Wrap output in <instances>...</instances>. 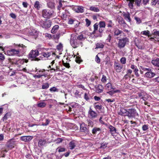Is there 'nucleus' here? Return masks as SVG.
<instances>
[{
  "instance_id": "nucleus-1",
  "label": "nucleus",
  "mask_w": 159,
  "mask_h": 159,
  "mask_svg": "<svg viewBox=\"0 0 159 159\" xmlns=\"http://www.w3.org/2000/svg\"><path fill=\"white\" fill-rule=\"evenodd\" d=\"M120 111L123 114H125V116H127L129 118H134L136 116H138L136 110L134 108L129 109L128 110L123 108L120 109Z\"/></svg>"
},
{
  "instance_id": "nucleus-2",
  "label": "nucleus",
  "mask_w": 159,
  "mask_h": 159,
  "mask_svg": "<svg viewBox=\"0 0 159 159\" xmlns=\"http://www.w3.org/2000/svg\"><path fill=\"white\" fill-rule=\"evenodd\" d=\"M39 52L37 50H32L28 55V58L31 61H38L39 59L37 57L39 55Z\"/></svg>"
},
{
  "instance_id": "nucleus-3",
  "label": "nucleus",
  "mask_w": 159,
  "mask_h": 159,
  "mask_svg": "<svg viewBox=\"0 0 159 159\" xmlns=\"http://www.w3.org/2000/svg\"><path fill=\"white\" fill-rule=\"evenodd\" d=\"M52 23L51 20H45L44 21L41 20L39 22L40 26L45 29L49 28L51 26Z\"/></svg>"
},
{
  "instance_id": "nucleus-4",
  "label": "nucleus",
  "mask_w": 159,
  "mask_h": 159,
  "mask_svg": "<svg viewBox=\"0 0 159 159\" xmlns=\"http://www.w3.org/2000/svg\"><path fill=\"white\" fill-rule=\"evenodd\" d=\"M53 11L47 9H44L42 11V16L45 18L49 19L52 17Z\"/></svg>"
},
{
  "instance_id": "nucleus-5",
  "label": "nucleus",
  "mask_w": 159,
  "mask_h": 159,
  "mask_svg": "<svg viewBox=\"0 0 159 159\" xmlns=\"http://www.w3.org/2000/svg\"><path fill=\"white\" fill-rule=\"evenodd\" d=\"M129 42L128 39L126 38H123L119 39L118 45V47L120 48H124L127 42Z\"/></svg>"
},
{
  "instance_id": "nucleus-6",
  "label": "nucleus",
  "mask_w": 159,
  "mask_h": 159,
  "mask_svg": "<svg viewBox=\"0 0 159 159\" xmlns=\"http://www.w3.org/2000/svg\"><path fill=\"white\" fill-rule=\"evenodd\" d=\"M18 47L19 48L18 49H17V50L19 52L18 53L19 56L20 57L23 55L24 53L26 52L27 48L26 47L22 44H20Z\"/></svg>"
},
{
  "instance_id": "nucleus-7",
  "label": "nucleus",
  "mask_w": 159,
  "mask_h": 159,
  "mask_svg": "<svg viewBox=\"0 0 159 159\" xmlns=\"http://www.w3.org/2000/svg\"><path fill=\"white\" fill-rule=\"evenodd\" d=\"M18 51L15 49H11L10 50H7L6 54L8 56H11L16 55L19 56Z\"/></svg>"
},
{
  "instance_id": "nucleus-8",
  "label": "nucleus",
  "mask_w": 159,
  "mask_h": 159,
  "mask_svg": "<svg viewBox=\"0 0 159 159\" xmlns=\"http://www.w3.org/2000/svg\"><path fill=\"white\" fill-rule=\"evenodd\" d=\"M87 125L84 123L82 124L80 126V131L81 132H84L86 134H89V129L86 127Z\"/></svg>"
},
{
  "instance_id": "nucleus-9",
  "label": "nucleus",
  "mask_w": 159,
  "mask_h": 159,
  "mask_svg": "<svg viewBox=\"0 0 159 159\" xmlns=\"http://www.w3.org/2000/svg\"><path fill=\"white\" fill-rule=\"evenodd\" d=\"M16 141L14 139H10L7 142V147L11 149L14 148L15 145Z\"/></svg>"
},
{
  "instance_id": "nucleus-10",
  "label": "nucleus",
  "mask_w": 159,
  "mask_h": 159,
  "mask_svg": "<svg viewBox=\"0 0 159 159\" xmlns=\"http://www.w3.org/2000/svg\"><path fill=\"white\" fill-rule=\"evenodd\" d=\"M47 143V141L44 139H40L38 141V146L40 148L44 146Z\"/></svg>"
},
{
  "instance_id": "nucleus-11",
  "label": "nucleus",
  "mask_w": 159,
  "mask_h": 159,
  "mask_svg": "<svg viewBox=\"0 0 159 159\" xmlns=\"http://www.w3.org/2000/svg\"><path fill=\"white\" fill-rule=\"evenodd\" d=\"M95 88L96 89L95 91L98 93H102L103 91V87L102 85L98 84L96 85L95 86Z\"/></svg>"
},
{
  "instance_id": "nucleus-12",
  "label": "nucleus",
  "mask_w": 159,
  "mask_h": 159,
  "mask_svg": "<svg viewBox=\"0 0 159 159\" xmlns=\"http://www.w3.org/2000/svg\"><path fill=\"white\" fill-rule=\"evenodd\" d=\"M114 67L116 71L117 72H120L123 67L122 66H121L119 63H115Z\"/></svg>"
},
{
  "instance_id": "nucleus-13",
  "label": "nucleus",
  "mask_w": 159,
  "mask_h": 159,
  "mask_svg": "<svg viewBox=\"0 0 159 159\" xmlns=\"http://www.w3.org/2000/svg\"><path fill=\"white\" fill-rule=\"evenodd\" d=\"M47 2V5L48 8L52 9L55 8V4L53 2V0H49Z\"/></svg>"
},
{
  "instance_id": "nucleus-14",
  "label": "nucleus",
  "mask_w": 159,
  "mask_h": 159,
  "mask_svg": "<svg viewBox=\"0 0 159 159\" xmlns=\"http://www.w3.org/2000/svg\"><path fill=\"white\" fill-rule=\"evenodd\" d=\"M32 139V137L30 136H23L20 137V139L25 142H28Z\"/></svg>"
},
{
  "instance_id": "nucleus-15",
  "label": "nucleus",
  "mask_w": 159,
  "mask_h": 159,
  "mask_svg": "<svg viewBox=\"0 0 159 159\" xmlns=\"http://www.w3.org/2000/svg\"><path fill=\"white\" fill-rule=\"evenodd\" d=\"M37 32V31L34 29L30 28L28 30V36H33L35 35Z\"/></svg>"
},
{
  "instance_id": "nucleus-16",
  "label": "nucleus",
  "mask_w": 159,
  "mask_h": 159,
  "mask_svg": "<svg viewBox=\"0 0 159 159\" xmlns=\"http://www.w3.org/2000/svg\"><path fill=\"white\" fill-rule=\"evenodd\" d=\"M89 114L92 118H95L97 117V114L94 111L90 109L89 111Z\"/></svg>"
},
{
  "instance_id": "nucleus-17",
  "label": "nucleus",
  "mask_w": 159,
  "mask_h": 159,
  "mask_svg": "<svg viewBox=\"0 0 159 159\" xmlns=\"http://www.w3.org/2000/svg\"><path fill=\"white\" fill-rule=\"evenodd\" d=\"M122 33V31L120 30L117 28L114 29V36H118Z\"/></svg>"
},
{
  "instance_id": "nucleus-18",
  "label": "nucleus",
  "mask_w": 159,
  "mask_h": 159,
  "mask_svg": "<svg viewBox=\"0 0 159 159\" xmlns=\"http://www.w3.org/2000/svg\"><path fill=\"white\" fill-rule=\"evenodd\" d=\"M108 128L110 129V131L112 135H114L113 134L117 133L116 129L111 125H109Z\"/></svg>"
},
{
  "instance_id": "nucleus-19",
  "label": "nucleus",
  "mask_w": 159,
  "mask_h": 159,
  "mask_svg": "<svg viewBox=\"0 0 159 159\" xmlns=\"http://www.w3.org/2000/svg\"><path fill=\"white\" fill-rule=\"evenodd\" d=\"M101 129L99 128L95 127L93 128L92 130V133L93 134H95L97 133L99 134L101 132Z\"/></svg>"
},
{
  "instance_id": "nucleus-20",
  "label": "nucleus",
  "mask_w": 159,
  "mask_h": 159,
  "mask_svg": "<svg viewBox=\"0 0 159 159\" xmlns=\"http://www.w3.org/2000/svg\"><path fill=\"white\" fill-rule=\"evenodd\" d=\"M155 75L154 73L152 72V71H148L145 74V76L147 78H151L153 77Z\"/></svg>"
},
{
  "instance_id": "nucleus-21",
  "label": "nucleus",
  "mask_w": 159,
  "mask_h": 159,
  "mask_svg": "<svg viewBox=\"0 0 159 159\" xmlns=\"http://www.w3.org/2000/svg\"><path fill=\"white\" fill-rule=\"evenodd\" d=\"M78 127L75 124L70 123V130L72 132H74L75 131L77 130Z\"/></svg>"
},
{
  "instance_id": "nucleus-22",
  "label": "nucleus",
  "mask_w": 159,
  "mask_h": 159,
  "mask_svg": "<svg viewBox=\"0 0 159 159\" xmlns=\"http://www.w3.org/2000/svg\"><path fill=\"white\" fill-rule=\"evenodd\" d=\"M77 142L75 140H72L70 142V149H74L77 144Z\"/></svg>"
},
{
  "instance_id": "nucleus-23",
  "label": "nucleus",
  "mask_w": 159,
  "mask_h": 159,
  "mask_svg": "<svg viewBox=\"0 0 159 159\" xmlns=\"http://www.w3.org/2000/svg\"><path fill=\"white\" fill-rule=\"evenodd\" d=\"M151 62L154 65L159 67V58H157L155 60H152Z\"/></svg>"
},
{
  "instance_id": "nucleus-24",
  "label": "nucleus",
  "mask_w": 159,
  "mask_h": 159,
  "mask_svg": "<svg viewBox=\"0 0 159 159\" xmlns=\"http://www.w3.org/2000/svg\"><path fill=\"white\" fill-rule=\"evenodd\" d=\"M51 54H52V55H55V53H54L51 52H43L42 53V55L45 57L48 58L51 55Z\"/></svg>"
},
{
  "instance_id": "nucleus-25",
  "label": "nucleus",
  "mask_w": 159,
  "mask_h": 159,
  "mask_svg": "<svg viewBox=\"0 0 159 159\" xmlns=\"http://www.w3.org/2000/svg\"><path fill=\"white\" fill-rule=\"evenodd\" d=\"M74 35L71 34V37L70 39V43H71V45H72L73 44H74V45H75V44H76L77 43V40L76 39V38L75 37V39L72 38V37H73V36Z\"/></svg>"
},
{
  "instance_id": "nucleus-26",
  "label": "nucleus",
  "mask_w": 159,
  "mask_h": 159,
  "mask_svg": "<svg viewBox=\"0 0 159 159\" xmlns=\"http://www.w3.org/2000/svg\"><path fill=\"white\" fill-rule=\"evenodd\" d=\"M59 28V26L57 25H54L51 30V32L52 34H54L57 31L58 29Z\"/></svg>"
},
{
  "instance_id": "nucleus-27",
  "label": "nucleus",
  "mask_w": 159,
  "mask_h": 159,
  "mask_svg": "<svg viewBox=\"0 0 159 159\" xmlns=\"http://www.w3.org/2000/svg\"><path fill=\"white\" fill-rule=\"evenodd\" d=\"M108 144V143L105 142H104L103 143H100V145L101 146L99 148L100 149H105L106 147H107Z\"/></svg>"
},
{
  "instance_id": "nucleus-28",
  "label": "nucleus",
  "mask_w": 159,
  "mask_h": 159,
  "mask_svg": "<svg viewBox=\"0 0 159 159\" xmlns=\"http://www.w3.org/2000/svg\"><path fill=\"white\" fill-rule=\"evenodd\" d=\"M78 106V104L75 102H72L71 103H70V115H72V114H73V112H71V107L72 108H75L76 107Z\"/></svg>"
},
{
  "instance_id": "nucleus-29",
  "label": "nucleus",
  "mask_w": 159,
  "mask_h": 159,
  "mask_svg": "<svg viewBox=\"0 0 159 159\" xmlns=\"http://www.w3.org/2000/svg\"><path fill=\"white\" fill-rule=\"evenodd\" d=\"M95 49L103 48L104 47V45L101 43H98L96 44Z\"/></svg>"
},
{
  "instance_id": "nucleus-30",
  "label": "nucleus",
  "mask_w": 159,
  "mask_h": 159,
  "mask_svg": "<svg viewBox=\"0 0 159 159\" xmlns=\"http://www.w3.org/2000/svg\"><path fill=\"white\" fill-rule=\"evenodd\" d=\"M84 7L81 6H78L77 10L76 11V12L82 13L84 12Z\"/></svg>"
},
{
  "instance_id": "nucleus-31",
  "label": "nucleus",
  "mask_w": 159,
  "mask_h": 159,
  "mask_svg": "<svg viewBox=\"0 0 159 159\" xmlns=\"http://www.w3.org/2000/svg\"><path fill=\"white\" fill-rule=\"evenodd\" d=\"M90 10L93 11L95 12H98L99 11V9L97 7H94L93 6H91L89 9Z\"/></svg>"
},
{
  "instance_id": "nucleus-32",
  "label": "nucleus",
  "mask_w": 159,
  "mask_h": 159,
  "mask_svg": "<svg viewBox=\"0 0 159 159\" xmlns=\"http://www.w3.org/2000/svg\"><path fill=\"white\" fill-rule=\"evenodd\" d=\"M21 62V61L20 60H17V59H12L11 60V62L12 64H14L16 65H19V63Z\"/></svg>"
},
{
  "instance_id": "nucleus-33",
  "label": "nucleus",
  "mask_w": 159,
  "mask_h": 159,
  "mask_svg": "<svg viewBox=\"0 0 159 159\" xmlns=\"http://www.w3.org/2000/svg\"><path fill=\"white\" fill-rule=\"evenodd\" d=\"M86 38L85 35L83 34H81L80 35H79L77 37V39L79 40L83 41Z\"/></svg>"
},
{
  "instance_id": "nucleus-34",
  "label": "nucleus",
  "mask_w": 159,
  "mask_h": 159,
  "mask_svg": "<svg viewBox=\"0 0 159 159\" xmlns=\"http://www.w3.org/2000/svg\"><path fill=\"white\" fill-rule=\"evenodd\" d=\"M34 7L37 10H39V9L41 7L40 3L39 1H36L35 2V3L34 4Z\"/></svg>"
},
{
  "instance_id": "nucleus-35",
  "label": "nucleus",
  "mask_w": 159,
  "mask_h": 159,
  "mask_svg": "<svg viewBox=\"0 0 159 159\" xmlns=\"http://www.w3.org/2000/svg\"><path fill=\"white\" fill-rule=\"evenodd\" d=\"M98 102L95 103L94 104V107L96 110H101L102 109V105L97 104Z\"/></svg>"
},
{
  "instance_id": "nucleus-36",
  "label": "nucleus",
  "mask_w": 159,
  "mask_h": 159,
  "mask_svg": "<svg viewBox=\"0 0 159 159\" xmlns=\"http://www.w3.org/2000/svg\"><path fill=\"white\" fill-rule=\"evenodd\" d=\"M99 27L105 28L106 27V23L104 21H100L99 22Z\"/></svg>"
},
{
  "instance_id": "nucleus-37",
  "label": "nucleus",
  "mask_w": 159,
  "mask_h": 159,
  "mask_svg": "<svg viewBox=\"0 0 159 159\" xmlns=\"http://www.w3.org/2000/svg\"><path fill=\"white\" fill-rule=\"evenodd\" d=\"M55 68L56 69H55V67H52L51 65H49L48 66V68H50V70H51V72H54L57 71H58V69L57 68V66H55Z\"/></svg>"
},
{
  "instance_id": "nucleus-38",
  "label": "nucleus",
  "mask_w": 159,
  "mask_h": 159,
  "mask_svg": "<svg viewBox=\"0 0 159 159\" xmlns=\"http://www.w3.org/2000/svg\"><path fill=\"white\" fill-rule=\"evenodd\" d=\"M112 88V85L111 83H109L106 84V89L107 90H109L111 89Z\"/></svg>"
},
{
  "instance_id": "nucleus-39",
  "label": "nucleus",
  "mask_w": 159,
  "mask_h": 159,
  "mask_svg": "<svg viewBox=\"0 0 159 159\" xmlns=\"http://www.w3.org/2000/svg\"><path fill=\"white\" fill-rule=\"evenodd\" d=\"M107 22H108V24H107V26L108 27H112L114 25L111 20H108Z\"/></svg>"
},
{
  "instance_id": "nucleus-40",
  "label": "nucleus",
  "mask_w": 159,
  "mask_h": 159,
  "mask_svg": "<svg viewBox=\"0 0 159 159\" xmlns=\"http://www.w3.org/2000/svg\"><path fill=\"white\" fill-rule=\"evenodd\" d=\"M46 103L44 102H42L37 104V106L43 108L45 107Z\"/></svg>"
},
{
  "instance_id": "nucleus-41",
  "label": "nucleus",
  "mask_w": 159,
  "mask_h": 159,
  "mask_svg": "<svg viewBox=\"0 0 159 159\" xmlns=\"http://www.w3.org/2000/svg\"><path fill=\"white\" fill-rule=\"evenodd\" d=\"M63 46L62 44L60 43L57 46V49L59 51H61L62 50Z\"/></svg>"
},
{
  "instance_id": "nucleus-42",
  "label": "nucleus",
  "mask_w": 159,
  "mask_h": 159,
  "mask_svg": "<svg viewBox=\"0 0 159 159\" xmlns=\"http://www.w3.org/2000/svg\"><path fill=\"white\" fill-rule=\"evenodd\" d=\"M45 120V122L43 123L42 124V125L43 126H47L48 125L50 122V120L48 119H46Z\"/></svg>"
},
{
  "instance_id": "nucleus-43",
  "label": "nucleus",
  "mask_w": 159,
  "mask_h": 159,
  "mask_svg": "<svg viewBox=\"0 0 159 159\" xmlns=\"http://www.w3.org/2000/svg\"><path fill=\"white\" fill-rule=\"evenodd\" d=\"M124 16L126 19H127V20L130 22L131 21V19L130 17V15L129 13H128L125 14L124 15Z\"/></svg>"
},
{
  "instance_id": "nucleus-44",
  "label": "nucleus",
  "mask_w": 159,
  "mask_h": 159,
  "mask_svg": "<svg viewBox=\"0 0 159 159\" xmlns=\"http://www.w3.org/2000/svg\"><path fill=\"white\" fill-rule=\"evenodd\" d=\"M46 75L45 74H39L38 75H34V77L35 78H41L42 76H44L45 77H46Z\"/></svg>"
},
{
  "instance_id": "nucleus-45",
  "label": "nucleus",
  "mask_w": 159,
  "mask_h": 159,
  "mask_svg": "<svg viewBox=\"0 0 159 159\" xmlns=\"http://www.w3.org/2000/svg\"><path fill=\"white\" fill-rule=\"evenodd\" d=\"M58 150V152H63L66 151V149L64 148H61V147H59L57 148L56 150Z\"/></svg>"
},
{
  "instance_id": "nucleus-46",
  "label": "nucleus",
  "mask_w": 159,
  "mask_h": 159,
  "mask_svg": "<svg viewBox=\"0 0 159 159\" xmlns=\"http://www.w3.org/2000/svg\"><path fill=\"white\" fill-rule=\"evenodd\" d=\"M49 87V85L48 83H46L43 84L42 86V89H47Z\"/></svg>"
},
{
  "instance_id": "nucleus-47",
  "label": "nucleus",
  "mask_w": 159,
  "mask_h": 159,
  "mask_svg": "<svg viewBox=\"0 0 159 159\" xmlns=\"http://www.w3.org/2000/svg\"><path fill=\"white\" fill-rule=\"evenodd\" d=\"M118 22L120 24H126L123 19L121 17H120V18L118 19Z\"/></svg>"
},
{
  "instance_id": "nucleus-48",
  "label": "nucleus",
  "mask_w": 159,
  "mask_h": 159,
  "mask_svg": "<svg viewBox=\"0 0 159 159\" xmlns=\"http://www.w3.org/2000/svg\"><path fill=\"white\" fill-rule=\"evenodd\" d=\"M4 55L1 53H0V62H2L5 59Z\"/></svg>"
},
{
  "instance_id": "nucleus-49",
  "label": "nucleus",
  "mask_w": 159,
  "mask_h": 159,
  "mask_svg": "<svg viewBox=\"0 0 159 159\" xmlns=\"http://www.w3.org/2000/svg\"><path fill=\"white\" fill-rule=\"evenodd\" d=\"M62 1L61 0H59L58 2V5L57 6V9L58 10H60V8L61 7H62Z\"/></svg>"
},
{
  "instance_id": "nucleus-50",
  "label": "nucleus",
  "mask_w": 159,
  "mask_h": 159,
  "mask_svg": "<svg viewBox=\"0 0 159 159\" xmlns=\"http://www.w3.org/2000/svg\"><path fill=\"white\" fill-rule=\"evenodd\" d=\"M63 139L61 138H57V139H56L55 141L56 142V143L57 144L59 143H61L62 142V141H63Z\"/></svg>"
},
{
  "instance_id": "nucleus-51",
  "label": "nucleus",
  "mask_w": 159,
  "mask_h": 159,
  "mask_svg": "<svg viewBox=\"0 0 159 159\" xmlns=\"http://www.w3.org/2000/svg\"><path fill=\"white\" fill-rule=\"evenodd\" d=\"M134 0H131L129 2V3L128 4L129 6L131 9H132L133 7V3H134Z\"/></svg>"
},
{
  "instance_id": "nucleus-52",
  "label": "nucleus",
  "mask_w": 159,
  "mask_h": 159,
  "mask_svg": "<svg viewBox=\"0 0 159 159\" xmlns=\"http://www.w3.org/2000/svg\"><path fill=\"white\" fill-rule=\"evenodd\" d=\"M70 8L73 11H75L76 12V11L77 10L78 6H74L73 5H70Z\"/></svg>"
},
{
  "instance_id": "nucleus-53",
  "label": "nucleus",
  "mask_w": 159,
  "mask_h": 159,
  "mask_svg": "<svg viewBox=\"0 0 159 159\" xmlns=\"http://www.w3.org/2000/svg\"><path fill=\"white\" fill-rule=\"evenodd\" d=\"M141 34L148 36L149 35V31L148 30L143 31L141 32Z\"/></svg>"
},
{
  "instance_id": "nucleus-54",
  "label": "nucleus",
  "mask_w": 159,
  "mask_h": 159,
  "mask_svg": "<svg viewBox=\"0 0 159 159\" xmlns=\"http://www.w3.org/2000/svg\"><path fill=\"white\" fill-rule=\"evenodd\" d=\"M134 19L136 20L137 24H139L141 23L142 21L139 18L135 16L134 17Z\"/></svg>"
},
{
  "instance_id": "nucleus-55",
  "label": "nucleus",
  "mask_w": 159,
  "mask_h": 159,
  "mask_svg": "<svg viewBox=\"0 0 159 159\" xmlns=\"http://www.w3.org/2000/svg\"><path fill=\"white\" fill-rule=\"evenodd\" d=\"M126 59L125 57H122L120 59V62L122 64L126 63Z\"/></svg>"
},
{
  "instance_id": "nucleus-56",
  "label": "nucleus",
  "mask_w": 159,
  "mask_h": 159,
  "mask_svg": "<svg viewBox=\"0 0 159 159\" xmlns=\"http://www.w3.org/2000/svg\"><path fill=\"white\" fill-rule=\"evenodd\" d=\"M85 21L86 22V25L87 27H89L91 24V22L88 19L86 18L85 19Z\"/></svg>"
},
{
  "instance_id": "nucleus-57",
  "label": "nucleus",
  "mask_w": 159,
  "mask_h": 159,
  "mask_svg": "<svg viewBox=\"0 0 159 159\" xmlns=\"http://www.w3.org/2000/svg\"><path fill=\"white\" fill-rule=\"evenodd\" d=\"M148 125H143L142 127V129L143 131H146L148 129Z\"/></svg>"
},
{
  "instance_id": "nucleus-58",
  "label": "nucleus",
  "mask_w": 159,
  "mask_h": 159,
  "mask_svg": "<svg viewBox=\"0 0 159 159\" xmlns=\"http://www.w3.org/2000/svg\"><path fill=\"white\" fill-rule=\"evenodd\" d=\"M153 34L155 35L159 36V31H158L156 29L153 30Z\"/></svg>"
},
{
  "instance_id": "nucleus-59",
  "label": "nucleus",
  "mask_w": 159,
  "mask_h": 159,
  "mask_svg": "<svg viewBox=\"0 0 159 159\" xmlns=\"http://www.w3.org/2000/svg\"><path fill=\"white\" fill-rule=\"evenodd\" d=\"M75 60L76 62L78 63H80L82 61L80 58L78 57H76Z\"/></svg>"
},
{
  "instance_id": "nucleus-60",
  "label": "nucleus",
  "mask_w": 159,
  "mask_h": 159,
  "mask_svg": "<svg viewBox=\"0 0 159 159\" xmlns=\"http://www.w3.org/2000/svg\"><path fill=\"white\" fill-rule=\"evenodd\" d=\"M135 46L138 48L140 49H144V47L141 45L139 44L135 43Z\"/></svg>"
},
{
  "instance_id": "nucleus-61",
  "label": "nucleus",
  "mask_w": 159,
  "mask_h": 159,
  "mask_svg": "<svg viewBox=\"0 0 159 159\" xmlns=\"http://www.w3.org/2000/svg\"><path fill=\"white\" fill-rule=\"evenodd\" d=\"M101 81L103 83H105L107 81V77L105 75H103L101 79Z\"/></svg>"
},
{
  "instance_id": "nucleus-62",
  "label": "nucleus",
  "mask_w": 159,
  "mask_h": 159,
  "mask_svg": "<svg viewBox=\"0 0 159 159\" xmlns=\"http://www.w3.org/2000/svg\"><path fill=\"white\" fill-rule=\"evenodd\" d=\"M138 71L139 70L137 68L135 69L134 70L135 75L137 77H139V74L138 73Z\"/></svg>"
},
{
  "instance_id": "nucleus-63",
  "label": "nucleus",
  "mask_w": 159,
  "mask_h": 159,
  "mask_svg": "<svg viewBox=\"0 0 159 159\" xmlns=\"http://www.w3.org/2000/svg\"><path fill=\"white\" fill-rule=\"evenodd\" d=\"M84 98L87 101H88L90 99L87 93H85L84 94Z\"/></svg>"
},
{
  "instance_id": "nucleus-64",
  "label": "nucleus",
  "mask_w": 159,
  "mask_h": 159,
  "mask_svg": "<svg viewBox=\"0 0 159 159\" xmlns=\"http://www.w3.org/2000/svg\"><path fill=\"white\" fill-rule=\"evenodd\" d=\"M95 61L96 62L98 63H99L100 62V59L99 57L98 56V55H97L95 57Z\"/></svg>"
}]
</instances>
